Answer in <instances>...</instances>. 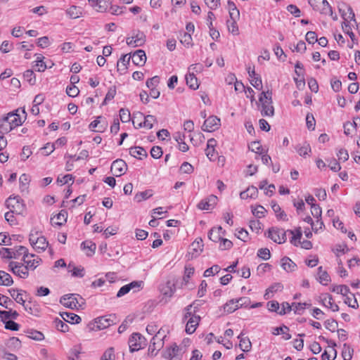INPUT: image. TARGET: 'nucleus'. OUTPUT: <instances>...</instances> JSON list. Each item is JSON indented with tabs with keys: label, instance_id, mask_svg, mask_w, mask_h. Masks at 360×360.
<instances>
[{
	"label": "nucleus",
	"instance_id": "nucleus-42",
	"mask_svg": "<svg viewBox=\"0 0 360 360\" xmlns=\"http://www.w3.org/2000/svg\"><path fill=\"white\" fill-rule=\"evenodd\" d=\"M153 195V191L150 189H148V190H146L142 192L137 193L134 196V199L137 202H141L142 200L148 199L149 198L152 197Z\"/></svg>",
	"mask_w": 360,
	"mask_h": 360
},
{
	"label": "nucleus",
	"instance_id": "nucleus-38",
	"mask_svg": "<svg viewBox=\"0 0 360 360\" xmlns=\"http://www.w3.org/2000/svg\"><path fill=\"white\" fill-rule=\"evenodd\" d=\"M96 323L98 328L100 329H104L113 324V320L110 318H107L106 316H102L98 318Z\"/></svg>",
	"mask_w": 360,
	"mask_h": 360
},
{
	"label": "nucleus",
	"instance_id": "nucleus-3",
	"mask_svg": "<svg viewBox=\"0 0 360 360\" xmlns=\"http://www.w3.org/2000/svg\"><path fill=\"white\" fill-rule=\"evenodd\" d=\"M185 351L184 347H179L174 343L165 349L163 356L167 360H181Z\"/></svg>",
	"mask_w": 360,
	"mask_h": 360
},
{
	"label": "nucleus",
	"instance_id": "nucleus-28",
	"mask_svg": "<svg viewBox=\"0 0 360 360\" xmlns=\"http://www.w3.org/2000/svg\"><path fill=\"white\" fill-rule=\"evenodd\" d=\"M238 338L240 340V348L245 352H249L252 347V344L249 338L243 337V333L238 336Z\"/></svg>",
	"mask_w": 360,
	"mask_h": 360
},
{
	"label": "nucleus",
	"instance_id": "nucleus-58",
	"mask_svg": "<svg viewBox=\"0 0 360 360\" xmlns=\"http://www.w3.org/2000/svg\"><path fill=\"white\" fill-rule=\"evenodd\" d=\"M220 269H221V268L219 265H217V264L213 265L212 267L208 268L207 269H206L205 271L203 276L205 277H209V276H213L215 274L219 273Z\"/></svg>",
	"mask_w": 360,
	"mask_h": 360
},
{
	"label": "nucleus",
	"instance_id": "nucleus-25",
	"mask_svg": "<svg viewBox=\"0 0 360 360\" xmlns=\"http://www.w3.org/2000/svg\"><path fill=\"white\" fill-rule=\"evenodd\" d=\"M60 316L65 321L70 323H79L82 321L79 316L70 312H63Z\"/></svg>",
	"mask_w": 360,
	"mask_h": 360
},
{
	"label": "nucleus",
	"instance_id": "nucleus-4",
	"mask_svg": "<svg viewBox=\"0 0 360 360\" xmlns=\"http://www.w3.org/2000/svg\"><path fill=\"white\" fill-rule=\"evenodd\" d=\"M79 300H83L79 295L68 294L60 297V302L64 307L73 309L81 305Z\"/></svg>",
	"mask_w": 360,
	"mask_h": 360
},
{
	"label": "nucleus",
	"instance_id": "nucleus-5",
	"mask_svg": "<svg viewBox=\"0 0 360 360\" xmlns=\"http://www.w3.org/2000/svg\"><path fill=\"white\" fill-rule=\"evenodd\" d=\"M314 10L322 14L333 15L332 8L326 0H308Z\"/></svg>",
	"mask_w": 360,
	"mask_h": 360
},
{
	"label": "nucleus",
	"instance_id": "nucleus-9",
	"mask_svg": "<svg viewBox=\"0 0 360 360\" xmlns=\"http://www.w3.org/2000/svg\"><path fill=\"white\" fill-rule=\"evenodd\" d=\"M220 125V119L217 116L212 115L205 120L202 126V129L204 131L212 132L218 129Z\"/></svg>",
	"mask_w": 360,
	"mask_h": 360
},
{
	"label": "nucleus",
	"instance_id": "nucleus-64",
	"mask_svg": "<svg viewBox=\"0 0 360 360\" xmlns=\"http://www.w3.org/2000/svg\"><path fill=\"white\" fill-rule=\"evenodd\" d=\"M257 256L264 260H268L271 257V253L268 248H261L257 252Z\"/></svg>",
	"mask_w": 360,
	"mask_h": 360
},
{
	"label": "nucleus",
	"instance_id": "nucleus-52",
	"mask_svg": "<svg viewBox=\"0 0 360 360\" xmlns=\"http://www.w3.org/2000/svg\"><path fill=\"white\" fill-rule=\"evenodd\" d=\"M0 255L2 258L6 259H14V249L13 248H1L0 249Z\"/></svg>",
	"mask_w": 360,
	"mask_h": 360
},
{
	"label": "nucleus",
	"instance_id": "nucleus-19",
	"mask_svg": "<svg viewBox=\"0 0 360 360\" xmlns=\"http://www.w3.org/2000/svg\"><path fill=\"white\" fill-rule=\"evenodd\" d=\"M320 299L322 304L330 309L333 311H338L339 310L338 305L333 302V297L330 295L328 293L322 294L320 296Z\"/></svg>",
	"mask_w": 360,
	"mask_h": 360
},
{
	"label": "nucleus",
	"instance_id": "nucleus-63",
	"mask_svg": "<svg viewBox=\"0 0 360 360\" xmlns=\"http://www.w3.org/2000/svg\"><path fill=\"white\" fill-rule=\"evenodd\" d=\"M19 181L21 190L24 191L27 188V186L30 183L29 176L27 174H23L20 176Z\"/></svg>",
	"mask_w": 360,
	"mask_h": 360
},
{
	"label": "nucleus",
	"instance_id": "nucleus-10",
	"mask_svg": "<svg viewBox=\"0 0 360 360\" xmlns=\"http://www.w3.org/2000/svg\"><path fill=\"white\" fill-rule=\"evenodd\" d=\"M339 12L344 22H349V20L354 21L356 23L355 15L350 6L345 3H341L338 5Z\"/></svg>",
	"mask_w": 360,
	"mask_h": 360
},
{
	"label": "nucleus",
	"instance_id": "nucleus-12",
	"mask_svg": "<svg viewBox=\"0 0 360 360\" xmlns=\"http://www.w3.org/2000/svg\"><path fill=\"white\" fill-rule=\"evenodd\" d=\"M127 169V163L122 159H117L112 162L111 165V171L116 176H120L125 174Z\"/></svg>",
	"mask_w": 360,
	"mask_h": 360
},
{
	"label": "nucleus",
	"instance_id": "nucleus-1",
	"mask_svg": "<svg viewBox=\"0 0 360 360\" xmlns=\"http://www.w3.org/2000/svg\"><path fill=\"white\" fill-rule=\"evenodd\" d=\"M258 104L261 115L264 117H273L274 108L272 105V92L271 91H262L259 97Z\"/></svg>",
	"mask_w": 360,
	"mask_h": 360
},
{
	"label": "nucleus",
	"instance_id": "nucleus-49",
	"mask_svg": "<svg viewBox=\"0 0 360 360\" xmlns=\"http://www.w3.org/2000/svg\"><path fill=\"white\" fill-rule=\"evenodd\" d=\"M331 290L338 294H341L343 296H347V295L349 293V288L345 285H334Z\"/></svg>",
	"mask_w": 360,
	"mask_h": 360
},
{
	"label": "nucleus",
	"instance_id": "nucleus-2",
	"mask_svg": "<svg viewBox=\"0 0 360 360\" xmlns=\"http://www.w3.org/2000/svg\"><path fill=\"white\" fill-rule=\"evenodd\" d=\"M5 204L10 211L15 212L16 214H22L25 209L23 200L19 196H10L6 200Z\"/></svg>",
	"mask_w": 360,
	"mask_h": 360
},
{
	"label": "nucleus",
	"instance_id": "nucleus-23",
	"mask_svg": "<svg viewBox=\"0 0 360 360\" xmlns=\"http://www.w3.org/2000/svg\"><path fill=\"white\" fill-rule=\"evenodd\" d=\"M201 302L202 301L200 300H195L191 304L188 305L186 308L184 319H187L188 316L195 315V313L198 310L199 307L202 304Z\"/></svg>",
	"mask_w": 360,
	"mask_h": 360
},
{
	"label": "nucleus",
	"instance_id": "nucleus-60",
	"mask_svg": "<svg viewBox=\"0 0 360 360\" xmlns=\"http://www.w3.org/2000/svg\"><path fill=\"white\" fill-rule=\"evenodd\" d=\"M307 127L309 130L315 129L316 121L312 114L308 113L306 116Z\"/></svg>",
	"mask_w": 360,
	"mask_h": 360
},
{
	"label": "nucleus",
	"instance_id": "nucleus-50",
	"mask_svg": "<svg viewBox=\"0 0 360 360\" xmlns=\"http://www.w3.org/2000/svg\"><path fill=\"white\" fill-rule=\"evenodd\" d=\"M68 213L65 210H61L58 214H56L53 219H56V221L54 223L58 226H61L64 222L66 221Z\"/></svg>",
	"mask_w": 360,
	"mask_h": 360
},
{
	"label": "nucleus",
	"instance_id": "nucleus-48",
	"mask_svg": "<svg viewBox=\"0 0 360 360\" xmlns=\"http://www.w3.org/2000/svg\"><path fill=\"white\" fill-rule=\"evenodd\" d=\"M296 150L300 156L305 157L311 152V147L309 143H304L302 146H297Z\"/></svg>",
	"mask_w": 360,
	"mask_h": 360
},
{
	"label": "nucleus",
	"instance_id": "nucleus-34",
	"mask_svg": "<svg viewBox=\"0 0 360 360\" xmlns=\"http://www.w3.org/2000/svg\"><path fill=\"white\" fill-rule=\"evenodd\" d=\"M13 283V280L11 275L4 271H0V285L10 286Z\"/></svg>",
	"mask_w": 360,
	"mask_h": 360
},
{
	"label": "nucleus",
	"instance_id": "nucleus-36",
	"mask_svg": "<svg viewBox=\"0 0 360 360\" xmlns=\"http://www.w3.org/2000/svg\"><path fill=\"white\" fill-rule=\"evenodd\" d=\"M48 245L49 243L46 238L41 236L38 240H36V245L32 248L38 252H43L47 248Z\"/></svg>",
	"mask_w": 360,
	"mask_h": 360
},
{
	"label": "nucleus",
	"instance_id": "nucleus-45",
	"mask_svg": "<svg viewBox=\"0 0 360 360\" xmlns=\"http://www.w3.org/2000/svg\"><path fill=\"white\" fill-rule=\"evenodd\" d=\"M239 308L235 300H231L224 305V311L228 314L235 311Z\"/></svg>",
	"mask_w": 360,
	"mask_h": 360
},
{
	"label": "nucleus",
	"instance_id": "nucleus-44",
	"mask_svg": "<svg viewBox=\"0 0 360 360\" xmlns=\"http://www.w3.org/2000/svg\"><path fill=\"white\" fill-rule=\"evenodd\" d=\"M26 333H27V335L29 338L34 340L40 341V340H44V334L41 332L38 331V330L31 329V330H27Z\"/></svg>",
	"mask_w": 360,
	"mask_h": 360
},
{
	"label": "nucleus",
	"instance_id": "nucleus-13",
	"mask_svg": "<svg viewBox=\"0 0 360 360\" xmlns=\"http://www.w3.org/2000/svg\"><path fill=\"white\" fill-rule=\"evenodd\" d=\"M217 202V197L214 195H210L207 198L202 200L197 205L201 210H212Z\"/></svg>",
	"mask_w": 360,
	"mask_h": 360
},
{
	"label": "nucleus",
	"instance_id": "nucleus-39",
	"mask_svg": "<svg viewBox=\"0 0 360 360\" xmlns=\"http://www.w3.org/2000/svg\"><path fill=\"white\" fill-rule=\"evenodd\" d=\"M226 25L228 30L230 33L236 36L239 34V29L237 25V20L230 18V20H227Z\"/></svg>",
	"mask_w": 360,
	"mask_h": 360
},
{
	"label": "nucleus",
	"instance_id": "nucleus-35",
	"mask_svg": "<svg viewBox=\"0 0 360 360\" xmlns=\"http://www.w3.org/2000/svg\"><path fill=\"white\" fill-rule=\"evenodd\" d=\"M68 271L72 273L74 277L82 278L84 276V269L82 266H75L71 263L68 264Z\"/></svg>",
	"mask_w": 360,
	"mask_h": 360
},
{
	"label": "nucleus",
	"instance_id": "nucleus-61",
	"mask_svg": "<svg viewBox=\"0 0 360 360\" xmlns=\"http://www.w3.org/2000/svg\"><path fill=\"white\" fill-rule=\"evenodd\" d=\"M24 78L30 84H34L35 83L36 79L34 73L31 70H26L23 74Z\"/></svg>",
	"mask_w": 360,
	"mask_h": 360
},
{
	"label": "nucleus",
	"instance_id": "nucleus-7",
	"mask_svg": "<svg viewBox=\"0 0 360 360\" xmlns=\"http://www.w3.org/2000/svg\"><path fill=\"white\" fill-rule=\"evenodd\" d=\"M8 268L13 274L20 278H25L29 276V270L22 263L11 262Z\"/></svg>",
	"mask_w": 360,
	"mask_h": 360
},
{
	"label": "nucleus",
	"instance_id": "nucleus-37",
	"mask_svg": "<svg viewBox=\"0 0 360 360\" xmlns=\"http://www.w3.org/2000/svg\"><path fill=\"white\" fill-rule=\"evenodd\" d=\"M13 129L14 128L11 126V122H8L6 116L0 119V132L4 134L8 133Z\"/></svg>",
	"mask_w": 360,
	"mask_h": 360
},
{
	"label": "nucleus",
	"instance_id": "nucleus-27",
	"mask_svg": "<svg viewBox=\"0 0 360 360\" xmlns=\"http://www.w3.org/2000/svg\"><path fill=\"white\" fill-rule=\"evenodd\" d=\"M272 333L274 335H278L279 334L283 335V338L285 340H288L291 338V335L289 333V328L285 325L274 328Z\"/></svg>",
	"mask_w": 360,
	"mask_h": 360
},
{
	"label": "nucleus",
	"instance_id": "nucleus-33",
	"mask_svg": "<svg viewBox=\"0 0 360 360\" xmlns=\"http://www.w3.org/2000/svg\"><path fill=\"white\" fill-rule=\"evenodd\" d=\"M140 117H143V127L150 129L153 127V124L157 122V119L154 115H148L144 116L142 113H139Z\"/></svg>",
	"mask_w": 360,
	"mask_h": 360
},
{
	"label": "nucleus",
	"instance_id": "nucleus-55",
	"mask_svg": "<svg viewBox=\"0 0 360 360\" xmlns=\"http://www.w3.org/2000/svg\"><path fill=\"white\" fill-rule=\"evenodd\" d=\"M13 249L15 254L14 259H18L21 255H23V257H25V255H27L29 254L27 248L25 246L20 245L14 248Z\"/></svg>",
	"mask_w": 360,
	"mask_h": 360
},
{
	"label": "nucleus",
	"instance_id": "nucleus-51",
	"mask_svg": "<svg viewBox=\"0 0 360 360\" xmlns=\"http://www.w3.org/2000/svg\"><path fill=\"white\" fill-rule=\"evenodd\" d=\"M288 231L290 232V234L292 235L291 240H290L291 243H292L295 246H297V244L300 243V240L301 239L302 236L300 228L297 229L295 231H296L295 233L294 231Z\"/></svg>",
	"mask_w": 360,
	"mask_h": 360
},
{
	"label": "nucleus",
	"instance_id": "nucleus-6",
	"mask_svg": "<svg viewBox=\"0 0 360 360\" xmlns=\"http://www.w3.org/2000/svg\"><path fill=\"white\" fill-rule=\"evenodd\" d=\"M268 238L276 243H284L287 240L286 231L276 227L270 228L268 231Z\"/></svg>",
	"mask_w": 360,
	"mask_h": 360
},
{
	"label": "nucleus",
	"instance_id": "nucleus-53",
	"mask_svg": "<svg viewBox=\"0 0 360 360\" xmlns=\"http://www.w3.org/2000/svg\"><path fill=\"white\" fill-rule=\"evenodd\" d=\"M18 316V313L16 311H12L10 309L9 311H1L0 310V317L2 319H8L12 318L13 319H16Z\"/></svg>",
	"mask_w": 360,
	"mask_h": 360
},
{
	"label": "nucleus",
	"instance_id": "nucleus-47",
	"mask_svg": "<svg viewBox=\"0 0 360 360\" xmlns=\"http://www.w3.org/2000/svg\"><path fill=\"white\" fill-rule=\"evenodd\" d=\"M353 349L347 344H344L342 351V356L344 360H351L353 354Z\"/></svg>",
	"mask_w": 360,
	"mask_h": 360
},
{
	"label": "nucleus",
	"instance_id": "nucleus-20",
	"mask_svg": "<svg viewBox=\"0 0 360 360\" xmlns=\"http://www.w3.org/2000/svg\"><path fill=\"white\" fill-rule=\"evenodd\" d=\"M132 62L136 65H143L146 61V55L143 50L136 51L131 56Z\"/></svg>",
	"mask_w": 360,
	"mask_h": 360
},
{
	"label": "nucleus",
	"instance_id": "nucleus-57",
	"mask_svg": "<svg viewBox=\"0 0 360 360\" xmlns=\"http://www.w3.org/2000/svg\"><path fill=\"white\" fill-rule=\"evenodd\" d=\"M194 271V268L191 266H185L184 276L183 278L185 284L188 283V280L193 275Z\"/></svg>",
	"mask_w": 360,
	"mask_h": 360
},
{
	"label": "nucleus",
	"instance_id": "nucleus-56",
	"mask_svg": "<svg viewBox=\"0 0 360 360\" xmlns=\"http://www.w3.org/2000/svg\"><path fill=\"white\" fill-rule=\"evenodd\" d=\"M192 249L194 252L199 253L202 251L203 248V241L202 238H197L194 242L191 244Z\"/></svg>",
	"mask_w": 360,
	"mask_h": 360
},
{
	"label": "nucleus",
	"instance_id": "nucleus-40",
	"mask_svg": "<svg viewBox=\"0 0 360 360\" xmlns=\"http://www.w3.org/2000/svg\"><path fill=\"white\" fill-rule=\"evenodd\" d=\"M318 275L319 282L323 285H327L330 280L329 274L323 269L322 266L318 268Z\"/></svg>",
	"mask_w": 360,
	"mask_h": 360
},
{
	"label": "nucleus",
	"instance_id": "nucleus-18",
	"mask_svg": "<svg viewBox=\"0 0 360 360\" xmlns=\"http://www.w3.org/2000/svg\"><path fill=\"white\" fill-rule=\"evenodd\" d=\"M188 320L186 325V332L188 334H193L199 324L200 317L197 315H191L188 316Z\"/></svg>",
	"mask_w": 360,
	"mask_h": 360
},
{
	"label": "nucleus",
	"instance_id": "nucleus-43",
	"mask_svg": "<svg viewBox=\"0 0 360 360\" xmlns=\"http://www.w3.org/2000/svg\"><path fill=\"white\" fill-rule=\"evenodd\" d=\"M174 283L172 281H167L166 285L162 288V292L164 295L172 297L175 292Z\"/></svg>",
	"mask_w": 360,
	"mask_h": 360
},
{
	"label": "nucleus",
	"instance_id": "nucleus-32",
	"mask_svg": "<svg viewBox=\"0 0 360 360\" xmlns=\"http://www.w3.org/2000/svg\"><path fill=\"white\" fill-rule=\"evenodd\" d=\"M81 247L84 250H86V255L89 257L94 254L96 248V245L94 243L88 240L82 242Z\"/></svg>",
	"mask_w": 360,
	"mask_h": 360
},
{
	"label": "nucleus",
	"instance_id": "nucleus-46",
	"mask_svg": "<svg viewBox=\"0 0 360 360\" xmlns=\"http://www.w3.org/2000/svg\"><path fill=\"white\" fill-rule=\"evenodd\" d=\"M130 58H131V56H128L127 54L123 55L120 58V59L119 60V61L117 63L118 70H127V65L129 63Z\"/></svg>",
	"mask_w": 360,
	"mask_h": 360
},
{
	"label": "nucleus",
	"instance_id": "nucleus-62",
	"mask_svg": "<svg viewBox=\"0 0 360 360\" xmlns=\"http://www.w3.org/2000/svg\"><path fill=\"white\" fill-rule=\"evenodd\" d=\"M55 324L56 328L63 333H65L69 330V326L60 319H56L55 320Z\"/></svg>",
	"mask_w": 360,
	"mask_h": 360
},
{
	"label": "nucleus",
	"instance_id": "nucleus-30",
	"mask_svg": "<svg viewBox=\"0 0 360 360\" xmlns=\"http://www.w3.org/2000/svg\"><path fill=\"white\" fill-rule=\"evenodd\" d=\"M186 81L187 85L192 89H197L199 87L198 79L193 72H189L186 75Z\"/></svg>",
	"mask_w": 360,
	"mask_h": 360
},
{
	"label": "nucleus",
	"instance_id": "nucleus-41",
	"mask_svg": "<svg viewBox=\"0 0 360 360\" xmlns=\"http://www.w3.org/2000/svg\"><path fill=\"white\" fill-rule=\"evenodd\" d=\"M67 15L72 19H76L82 15V9L79 7L72 6L66 11Z\"/></svg>",
	"mask_w": 360,
	"mask_h": 360
},
{
	"label": "nucleus",
	"instance_id": "nucleus-26",
	"mask_svg": "<svg viewBox=\"0 0 360 360\" xmlns=\"http://www.w3.org/2000/svg\"><path fill=\"white\" fill-rule=\"evenodd\" d=\"M222 228L219 226L217 228H212L210 229L208 233L209 238L215 243L220 241L222 238L221 237Z\"/></svg>",
	"mask_w": 360,
	"mask_h": 360
},
{
	"label": "nucleus",
	"instance_id": "nucleus-15",
	"mask_svg": "<svg viewBox=\"0 0 360 360\" xmlns=\"http://www.w3.org/2000/svg\"><path fill=\"white\" fill-rule=\"evenodd\" d=\"M143 281H132L130 283L122 286L117 293V297H121L124 295L127 294L131 290H134V292L139 290L141 288Z\"/></svg>",
	"mask_w": 360,
	"mask_h": 360
},
{
	"label": "nucleus",
	"instance_id": "nucleus-22",
	"mask_svg": "<svg viewBox=\"0 0 360 360\" xmlns=\"http://www.w3.org/2000/svg\"><path fill=\"white\" fill-rule=\"evenodd\" d=\"M129 153L131 156L140 160L143 158H146L148 155L146 150L143 148L139 146L130 148Z\"/></svg>",
	"mask_w": 360,
	"mask_h": 360
},
{
	"label": "nucleus",
	"instance_id": "nucleus-24",
	"mask_svg": "<svg viewBox=\"0 0 360 360\" xmlns=\"http://www.w3.org/2000/svg\"><path fill=\"white\" fill-rule=\"evenodd\" d=\"M281 265L282 268L288 272L294 271L297 266L296 264L288 257H284L281 259Z\"/></svg>",
	"mask_w": 360,
	"mask_h": 360
},
{
	"label": "nucleus",
	"instance_id": "nucleus-14",
	"mask_svg": "<svg viewBox=\"0 0 360 360\" xmlns=\"http://www.w3.org/2000/svg\"><path fill=\"white\" fill-rule=\"evenodd\" d=\"M22 261L28 270H34L41 262V259L33 254H28L22 257Z\"/></svg>",
	"mask_w": 360,
	"mask_h": 360
},
{
	"label": "nucleus",
	"instance_id": "nucleus-59",
	"mask_svg": "<svg viewBox=\"0 0 360 360\" xmlns=\"http://www.w3.org/2000/svg\"><path fill=\"white\" fill-rule=\"evenodd\" d=\"M292 307H293V310L295 314H302L306 308V302L292 303Z\"/></svg>",
	"mask_w": 360,
	"mask_h": 360
},
{
	"label": "nucleus",
	"instance_id": "nucleus-17",
	"mask_svg": "<svg viewBox=\"0 0 360 360\" xmlns=\"http://www.w3.org/2000/svg\"><path fill=\"white\" fill-rule=\"evenodd\" d=\"M20 111V109H18L15 110V112H11L7 114L6 116V119L8 120L9 122H11V126L15 128L19 125H21L22 123V118L20 117V114H18V112ZM22 114L25 115L26 112L25 110H20Z\"/></svg>",
	"mask_w": 360,
	"mask_h": 360
},
{
	"label": "nucleus",
	"instance_id": "nucleus-16",
	"mask_svg": "<svg viewBox=\"0 0 360 360\" xmlns=\"http://www.w3.org/2000/svg\"><path fill=\"white\" fill-rule=\"evenodd\" d=\"M146 41V36L142 32L138 31L135 35L131 37H127L126 42L129 46L132 47H137L142 46Z\"/></svg>",
	"mask_w": 360,
	"mask_h": 360
},
{
	"label": "nucleus",
	"instance_id": "nucleus-21",
	"mask_svg": "<svg viewBox=\"0 0 360 360\" xmlns=\"http://www.w3.org/2000/svg\"><path fill=\"white\" fill-rule=\"evenodd\" d=\"M258 195V190L254 186H249L245 191H242L240 193V197L241 199L245 200L248 198L255 199Z\"/></svg>",
	"mask_w": 360,
	"mask_h": 360
},
{
	"label": "nucleus",
	"instance_id": "nucleus-54",
	"mask_svg": "<svg viewBox=\"0 0 360 360\" xmlns=\"http://www.w3.org/2000/svg\"><path fill=\"white\" fill-rule=\"evenodd\" d=\"M283 288V286L281 283H276L274 285H271L266 290V292L264 294V298L268 300L269 297V293H274V292H277L278 290H281Z\"/></svg>",
	"mask_w": 360,
	"mask_h": 360
},
{
	"label": "nucleus",
	"instance_id": "nucleus-11",
	"mask_svg": "<svg viewBox=\"0 0 360 360\" xmlns=\"http://www.w3.org/2000/svg\"><path fill=\"white\" fill-rule=\"evenodd\" d=\"M162 336L159 331L151 340L150 345L148 348V354L151 356L157 354L156 350H160L163 345Z\"/></svg>",
	"mask_w": 360,
	"mask_h": 360
},
{
	"label": "nucleus",
	"instance_id": "nucleus-8",
	"mask_svg": "<svg viewBox=\"0 0 360 360\" xmlns=\"http://www.w3.org/2000/svg\"><path fill=\"white\" fill-rule=\"evenodd\" d=\"M146 345V339L140 333H134L129 338V347L131 352H136Z\"/></svg>",
	"mask_w": 360,
	"mask_h": 360
},
{
	"label": "nucleus",
	"instance_id": "nucleus-31",
	"mask_svg": "<svg viewBox=\"0 0 360 360\" xmlns=\"http://www.w3.org/2000/svg\"><path fill=\"white\" fill-rule=\"evenodd\" d=\"M228 10L231 19L238 20L240 16V11L237 8L235 3L232 1H228L227 2Z\"/></svg>",
	"mask_w": 360,
	"mask_h": 360
},
{
	"label": "nucleus",
	"instance_id": "nucleus-29",
	"mask_svg": "<svg viewBox=\"0 0 360 360\" xmlns=\"http://www.w3.org/2000/svg\"><path fill=\"white\" fill-rule=\"evenodd\" d=\"M8 292L16 302L22 305L25 304V300L22 297V292H25V291L12 288L8 290Z\"/></svg>",
	"mask_w": 360,
	"mask_h": 360
}]
</instances>
